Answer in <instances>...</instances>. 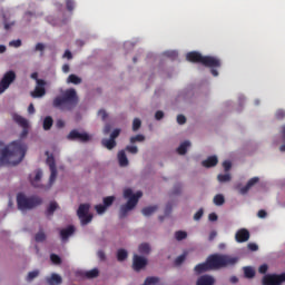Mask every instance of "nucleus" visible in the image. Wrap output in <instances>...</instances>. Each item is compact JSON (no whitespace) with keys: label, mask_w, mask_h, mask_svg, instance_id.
Instances as JSON below:
<instances>
[{"label":"nucleus","mask_w":285,"mask_h":285,"mask_svg":"<svg viewBox=\"0 0 285 285\" xmlns=\"http://www.w3.org/2000/svg\"><path fill=\"white\" fill-rule=\"evenodd\" d=\"M186 253L181 254L180 256H178L176 259H175V266H181L184 264V262H186Z\"/></svg>","instance_id":"43"},{"label":"nucleus","mask_w":285,"mask_h":285,"mask_svg":"<svg viewBox=\"0 0 285 285\" xmlns=\"http://www.w3.org/2000/svg\"><path fill=\"white\" fill-rule=\"evenodd\" d=\"M247 248H249V250H252V252L259 250V246H257V244H255V243H249L247 245Z\"/></svg>","instance_id":"60"},{"label":"nucleus","mask_w":285,"mask_h":285,"mask_svg":"<svg viewBox=\"0 0 285 285\" xmlns=\"http://www.w3.org/2000/svg\"><path fill=\"white\" fill-rule=\"evenodd\" d=\"M67 139H69V141H81V144H88V141H90V135L87 132H79V130L73 129L69 132Z\"/></svg>","instance_id":"10"},{"label":"nucleus","mask_w":285,"mask_h":285,"mask_svg":"<svg viewBox=\"0 0 285 285\" xmlns=\"http://www.w3.org/2000/svg\"><path fill=\"white\" fill-rule=\"evenodd\" d=\"M188 148H190V141L186 140L177 148L178 155H186V153H188Z\"/></svg>","instance_id":"26"},{"label":"nucleus","mask_w":285,"mask_h":285,"mask_svg":"<svg viewBox=\"0 0 285 285\" xmlns=\"http://www.w3.org/2000/svg\"><path fill=\"white\" fill-rule=\"evenodd\" d=\"M67 10L72 12L75 10V0H66Z\"/></svg>","instance_id":"50"},{"label":"nucleus","mask_w":285,"mask_h":285,"mask_svg":"<svg viewBox=\"0 0 285 285\" xmlns=\"http://www.w3.org/2000/svg\"><path fill=\"white\" fill-rule=\"evenodd\" d=\"M46 50V45L42 42H38L35 47V52H40V57H43V52Z\"/></svg>","instance_id":"41"},{"label":"nucleus","mask_w":285,"mask_h":285,"mask_svg":"<svg viewBox=\"0 0 285 285\" xmlns=\"http://www.w3.org/2000/svg\"><path fill=\"white\" fill-rule=\"evenodd\" d=\"M279 132H281V138H282V141H283V145H281L279 150H281V153H285V125H283L281 127Z\"/></svg>","instance_id":"37"},{"label":"nucleus","mask_w":285,"mask_h":285,"mask_svg":"<svg viewBox=\"0 0 285 285\" xmlns=\"http://www.w3.org/2000/svg\"><path fill=\"white\" fill-rule=\"evenodd\" d=\"M85 277H87V279H95V277H99V269L94 268L91 271L86 272Z\"/></svg>","instance_id":"33"},{"label":"nucleus","mask_w":285,"mask_h":285,"mask_svg":"<svg viewBox=\"0 0 285 285\" xmlns=\"http://www.w3.org/2000/svg\"><path fill=\"white\" fill-rule=\"evenodd\" d=\"M244 275L247 279H253L255 277V269L253 267H244Z\"/></svg>","instance_id":"35"},{"label":"nucleus","mask_w":285,"mask_h":285,"mask_svg":"<svg viewBox=\"0 0 285 285\" xmlns=\"http://www.w3.org/2000/svg\"><path fill=\"white\" fill-rule=\"evenodd\" d=\"M135 196H136V194L135 195L132 194V189L127 188V189L124 190L125 199H130V197H135Z\"/></svg>","instance_id":"51"},{"label":"nucleus","mask_w":285,"mask_h":285,"mask_svg":"<svg viewBox=\"0 0 285 285\" xmlns=\"http://www.w3.org/2000/svg\"><path fill=\"white\" fill-rule=\"evenodd\" d=\"M196 285H215V278L212 275L205 274L198 277Z\"/></svg>","instance_id":"19"},{"label":"nucleus","mask_w":285,"mask_h":285,"mask_svg":"<svg viewBox=\"0 0 285 285\" xmlns=\"http://www.w3.org/2000/svg\"><path fill=\"white\" fill-rule=\"evenodd\" d=\"M95 209H96V213H98V215H104V213L108 210V207H106L105 205H96Z\"/></svg>","instance_id":"46"},{"label":"nucleus","mask_w":285,"mask_h":285,"mask_svg":"<svg viewBox=\"0 0 285 285\" xmlns=\"http://www.w3.org/2000/svg\"><path fill=\"white\" fill-rule=\"evenodd\" d=\"M17 79V73L12 70L7 71L0 80V95L10 88V85Z\"/></svg>","instance_id":"7"},{"label":"nucleus","mask_w":285,"mask_h":285,"mask_svg":"<svg viewBox=\"0 0 285 285\" xmlns=\"http://www.w3.org/2000/svg\"><path fill=\"white\" fill-rule=\"evenodd\" d=\"M142 196H144V193L137 191L136 196L130 197L125 206H127V208L132 210V208H135V206L139 204V199H141Z\"/></svg>","instance_id":"18"},{"label":"nucleus","mask_w":285,"mask_h":285,"mask_svg":"<svg viewBox=\"0 0 285 285\" xmlns=\"http://www.w3.org/2000/svg\"><path fill=\"white\" fill-rule=\"evenodd\" d=\"M28 151V146L21 140H14L10 145L6 146L3 142H0V168L1 166H8L12 164H21Z\"/></svg>","instance_id":"1"},{"label":"nucleus","mask_w":285,"mask_h":285,"mask_svg":"<svg viewBox=\"0 0 285 285\" xmlns=\"http://www.w3.org/2000/svg\"><path fill=\"white\" fill-rule=\"evenodd\" d=\"M101 144L104 148H107V150H112L114 148L117 147V140H114L112 138H109V139L104 138L101 140Z\"/></svg>","instance_id":"21"},{"label":"nucleus","mask_w":285,"mask_h":285,"mask_svg":"<svg viewBox=\"0 0 285 285\" xmlns=\"http://www.w3.org/2000/svg\"><path fill=\"white\" fill-rule=\"evenodd\" d=\"M117 259L119 262H126L128 259V252L126 249H118Z\"/></svg>","instance_id":"32"},{"label":"nucleus","mask_w":285,"mask_h":285,"mask_svg":"<svg viewBox=\"0 0 285 285\" xmlns=\"http://www.w3.org/2000/svg\"><path fill=\"white\" fill-rule=\"evenodd\" d=\"M217 164H219L217 156H209L206 160L202 161V166H204V168H214Z\"/></svg>","instance_id":"20"},{"label":"nucleus","mask_w":285,"mask_h":285,"mask_svg":"<svg viewBox=\"0 0 285 285\" xmlns=\"http://www.w3.org/2000/svg\"><path fill=\"white\" fill-rule=\"evenodd\" d=\"M237 262H239V258L222 254H213L207 258L210 271L226 268V266H235Z\"/></svg>","instance_id":"3"},{"label":"nucleus","mask_w":285,"mask_h":285,"mask_svg":"<svg viewBox=\"0 0 285 285\" xmlns=\"http://www.w3.org/2000/svg\"><path fill=\"white\" fill-rule=\"evenodd\" d=\"M63 279L59 276V274H51L50 277L47 278V283L49 285H59L62 284Z\"/></svg>","instance_id":"23"},{"label":"nucleus","mask_w":285,"mask_h":285,"mask_svg":"<svg viewBox=\"0 0 285 285\" xmlns=\"http://www.w3.org/2000/svg\"><path fill=\"white\" fill-rule=\"evenodd\" d=\"M267 213H266V210H264V209H261V210H258V213H257V217H259V219H265V217H267Z\"/></svg>","instance_id":"61"},{"label":"nucleus","mask_w":285,"mask_h":285,"mask_svg":"<svg viewBox=\"0 0 285 285\" xmlns=\"http://www.w3.org/2000/svg\"><path fill=\"white\" fill-rule=\"evenodd\" d=\"M256 184H259V177L257 176L250 178L245 186L242 187V184H237L234 188L239 193V195H248L250 188H253V186H256Z\"/></svg>","instance_id":"11"},{"label":"nucleus","mask_w":285,"mask_h":285,"mask_svg":"<svg viewBox=\"0 0 285 285\" xmlns=\"http://www.w3.org/2000/svg\"><path fill=\"white\" fill-rule=\"evenodd\" d=\"M157 210V206H149L142 208L141 213L145 217H150Z\"/></svg>","instance_id":"30"},{"label":"nucleus","mask_w":285,"mask_h":285,"mask_svg":"<svg viewBox=\"0 0 285 285\" xmlns=\"http://www.w3.org/2000/svg\"><path fill=\"white\" fill-rule=\"evenodd\" d=\"M218 181H220L222 184L226 183V181H230V175L229 174H219L217 176Z\"/></svg>","instance_id":"44"},{"label":"nucleus","mask_w":285,"mask_h":285,"mask_svg":"<svg viewBox=\"0 0 285 285\" xmlns=\"http://www.w3.org/2000/svg\"><path fill=\"white\" fill-rule=\"evenodd\" d=\"M285 282V273L283 274H267L263 277V285H282Z\"/></svg>","instance_id":"9"},{"label":"nucleus","mask_w":285,"mask_h":285,"mask_svg":"<svg viewBox=\"0 0 285 285\" xmlns=\"http://www.w3.org/2000/svg\"><path fill=\"white\" fill-rule=\"evenodd\" d=\"M52 124H55V120H52V117L47 116L43 119V130H50V128H52Z\"/></svg>","instance_id":"31"},{"label":"nucleus","mask_w":285,"mask_h":285,"mask_svg":"<svg viewBox=\"0 0 285 285\" xmlns=\"http://www.w3.org/2000/svg\"><path fill=\"white\" fill-rule=\"evenodd\" d=\"M177 124H179L180 126H184V124H186V116L178 115L177 116Z\"/></svg>","instance_id":"56"},{"label":"nucleus","mask_w":285,"mask_h":285,"mask_svg":"<svg viewBox=\"0 0 285 285\" xmlns=\"http://www.w3.org/2000/svg\"><path fill=\"white\" fill-rule=\"evenodd\" d=\"M67 83H73V86H79L81 83V78L75 73L69 75Z\"/></svg>","instance_id":"29"},{"label":"nucleus","mask_w":285,"mask_h":285,"mask_svg":"<svg viewBox=\"0 0 285 285\" xmlns=\"http://www.w3.org/2000/svg\"><path fill=\"white\" fill-rule=\"evenodd\" d=\"M75 234V226H69L62 230H60V237L62 240L68 239V237H70V235Z\"/></svg>","instance_id":"22"},{"label":"nucleus","mask_w":285,"mask_h":285,"mask_svg":"<svg viewBox=\"0 0 285 285\" xmlns=\"http://www.w3.org/2000/svg\"><path fill=\"white\" fill-rule=\"evenodd\" d=\"M141 128V120L139 118H135L132 121V130H139Z\"/></svg>","instance_id":"45"},{"label":"nucleus","mask_w":285,"mask_h":285,"mask_svg":"<svg viewBox=\"0 0 285 285\" xmlns=\"http://www.w3.org/2000/svg\"><path fill=\"white\" fill-rule=\"evenodd\" d=\"M148 266V259L135 254L132 261V268L136 272L141 271V268H146Z\"/></svg>","instance_id":"13"},{"label":"nucleus","mask_w":285,"mask_h":285,"mask_svg":"<svg viewBox=\"0 0 285 285\" xmlns=\"http://www.w3.org/2000/svg\"><path fill=\"white\" fill-rule=\"evenodd\" d=\"M187 61H190L191 63H204V56L197 51L188 52L186 56Z\"/></svg>","instance_id":"16"},{"label":"nucleus","mask_w":285,"mask_h":285,"mask_svg":"<svg viewBox=\"0 0 285 285\" xmlns=\"http://www.w3.org/2000/svg\"><path fill=\"white\" fill-rule=\"evenodd\" d=\"M41 177H43V171L41 169H37L35 171V176L31 174L29 176V181L31 184V186H33L35 188H40V184L39 181H41Z\"/></svg>","instance_id":"15"},{"label":"nucleus","mask_w":285,"mask_h":285,"mask_svg":"<svg viewBox=\"0 0 285 285\" xmlns=\"http://www.w3.org/2000/svg\"><path fill=\"white\" fill-rule=\"evenodd\" d=\"M235 239L238 244H244L250 239V232L246 228L238 229L235 234Z\"/></svg>","instance_id":"14"},{"label":"nucleus","mask_w":285,"mask_h":285,"mask_svg":"<svg viewBox=\"0 0 285 285\" xmlns=\"http://www.w3.org/2000/svg\"><path fill=\"white\" fill-rule=\"evenodd\" d=\"M129 210H131V209H130L128 206L122 205V206L120 207L119 218H120V219H124V217H127Z\"/></svg>","instance_id":"40"},{"label":"nucleus","mask_w":285,"mask_h":285,"mask_svg":"<svg viewBox=\"0 0 285 285\" xmlns=\"http://www.w3.org/2000/svg\"><path fill=\"white\" fill-rule=\"evenodd\" d=\"M46 86H48V82H46V80H37L35 90L30 92L31 97L33 99H39L41 97H45Z\"/></svg>","instance_id":"12"},{"label":"nucleus","mask_w":285,"mask_h":285,"mask_svg":"<svg viewBox=\"0 0 285 285\" xmlns=\"http://www.w3.org/2000/svg\"><path fill=\"white\" fill-rule=\"evenodd\" d=\"M202 217H204V208H200V209L194 215V219H195V222H199V219H202Z\"/></svg>","instance_id":"52"},{"label":"nucleus","mask_w":285,"mask_h":285,"mask_svg":"<svg viewBox=\"0 0 285 285\" xmlns=\"http://www.w3.org/2000/svg\"><path fill=\"white\" fill-rule=\"evenodd\" d=\"M104 206H106V208L112 206L114 202H115V196H107L104 198Z\"/></svg>","instance_id":"42"},{"label":"nucleus","mask_w":285,"mask_h":285,"mask_svg":"<svg viewBox=\"0 0 285 285\" xmlns=\"http://www.w3.org/2000/svg\"><path fill=\"white\" fill-rule=\"evenodd\" d=\"M118 161H119V165L122 166V167L128 166V156H126L125 150H120L118 153Z\"/></svg>","instance_id":"24"},{"label":"nucleus","mask_w":285,"mask_h":285,"mask_svg":"<svg viewBox=\"0 0 285 285\" xmlns=\"http://www.w3.org/2000/svg\"><path fill=\"white\" fill-rule=\"evenodd\" d=\"M127 153H130L131 155H137V153H139V148H137V146H130L128 145L126 147Z\"/></svg>","instance_id":"48"},{"label":"nucleus","mask_w":285,"mask_h":285,"mask_svg":"<svg viewBox=\"0 0 285 285\" xmlns=\"http://www.w3.org/2000/svg\"><path fill=\"white\" fill-rule=\"evenodd\" d=\"M35 239L36 242H46V234L43 232H39L38 234H36Z\"/></svg>","instance_id":"49"},{"label":"nucleus","mask_w":285,"mask_h":285,"mask_svg":"<svg viewBox=\"0 0 285 285\" xmlns=\"http://www.w3.org/2000/svg\"><path fill=\"white\" fill-rule=\"evenodd\" d=\"M210 271V265L208 263V259H206L205 263L197 264L194 267L195 275H203V273H208Z\"/></svg>","instance_id":"17"},{"label":"nucleus","mask_w":285,"mask_h":285,"mask_svg":"<svg viewBox=\"0 0 285 285\" xmlns=\"http://www.w3.org/2000/svg\"><path fill=\"white\" fill-rule=\"evenodd\" d=\"M98 116L101 117L102 121H106V119L108 118V114L104 109H100L98 111Z\"/></svg>","instance_id":"57"},{"label":"nucleus","mask_w":285,"mask_h":285,"mask_svg":"<svg viewBox=\"0 0 285 285\" xmlns=\"http://www.w3.org/2000/svg\"><path fill=\"white\" fill-rule=\"evenodd\" d=\"M16 124H19L21 128H30V125L28 124V119L23 118L22 116H14L13 117Z\"/></svg>","instance_id":"25"},{"label":"nucleus","mask_w":285,"mask_h":285,"mask_svg":"<svg viewBox=\"0 0 285 285\" xmlns=\"http://www.w3.org/2000/svg\"><path fill=\"white\" fill-rule=\"evenodd\" d=\"M223 168L226 173H228V170H230V168H233V164L229 160H225L223 163Z\"/></svg>","instance_id":"55"},{"label":"nucleus","mask_w":285,"mask_h":285,"mask_svg":"<svg viewBox=\"0 0 285 285\" xmlns=\"http://www.w3.org/2000/svg\"><path fill=\"white\" fill-rule=\"evenodd\" d=\"M77 104H79V97H77V90L72 88L67 89L52 101L53 108H58L59 110H73V108H77Z\"/></svg>","instance_id":"2"},{"label":"nucleus","mask_w":285,"mask_h":285,"mask_svg":"<svg viewBox=\"0 0 285 285\" xmlns=\"http://www.w3.org/2000/svg\"><path fill=\"white\" fill-rule=\"evenodd\" d=\"M155 119L157 121H161V119H164V111H161V110L156 111Z\"/></svg>","instance_id":"58"},{"label":"nucleus","mask_w":285,"mask_h":285,"mask_svg":"<svg viewBox=\"0 0 285 285\" xmlns=\"http://www.w3.org/2000/svg\"><path fill=\"white\" fill-rule=\"evenodd\" d=\"M50 261L52 262V264H56V265L61 264V257H59V255L57 254H51Z\"/></svg>","instance_id":"47"},{"label":"nucleus","mask_w":285,"mask_h":285,"mask_svg":"<svg viewBox=\"0 0 285 285\" xmlns=\"http://www.w3.org/2000/svg\"><path fill=\"white\" fill-rule=\"evenodd\" d=\"M258 272L261 273V275H266V273H268V265L263 264L259 266Z\"/></svg>","instance_id":"54"},{"label":"nucleus","mask_w":285,"mask_h":285,"mask_svg":"<svg viewBox=\"0 0 285 285\" xmlns=\"http://www.w3.org/2000/svg\"><path fill=\"white\" fill-rule=\"evenodd\" d=\"M140 255H150V244L141 243L138 247Z\"/></svg>","instance_id":"27"},{"label":"nucleus","mask_w":285,"mask_h":285,"mask_svg":"<svg viewBox=\"0 0 285 285\" xmlns=\"http://www.w3.org/2000/svg\"><path fill=\"white\" fill-rule=\"evenodd\" d=\"M203 66H205L206 68H212L210 72L213 77H218L219 72L215 68H222V60H219V58L217 57L204 56Z\"/></svg>","instance_id":"5"},{"label":"nucleus","mask_w":285,"mask_h":285,"mask_svg":"<svg viewBox=\"0 0 285 285\" xmlns=\"http://www.w3.org/2000/svg\"><path fill=\"white\" fill-rule=\"evenodd\" d=\"M208 219L209 222H217L218 219L217 214L215 213L209 214Z\"/></svg>","instance_id":"64"},{"label":"nucleus","mask_w":285,"mask_h":285,"mask_svg":"<svg viewBox=\"0 0 285 285\" xmlns=\"http://www.w3.org/2000/svg\"><path fill=\"white\" fill-rule=\"evenodd\" d=\"M97 255H98V257L100 258L101 262H105L106 253H104V250H98Z\"/></svg>","instance_id":"63"},{"label":"nucleus","mask_w":285,"mask_h":285,"mask_svg":"<svg viewBox=\"0 0 285 285\" xmlns=\"http://www.w3.org/2000/svg\"><path fill=\"white\" fill-rule=\"evenodd\" d=\"M138 142H141V141H146V136L145 135H141V134H138L136 136H132L130 138V144H137Z\"/></svg>","instance_id":"36"},{"label":"nucleus","mask_w":285,"mask_h":285,"mask_svg":"<svg viewBox=\"0 0 285 285\" xmlns=\"http://www.w3.org/2000/svg\"><path fill=\"white\" fill-rule=\"evenodd\" d=\"M58 208H59V204H57V202H51L46 212L47 217L55 215V210H57Z\"/></svg>","instance_id":"28"},{"label":"nucleus","mask_w":285,"mask_h":285,"mask_svg":"<svg viewBox=\"0 0 285 285\" xmlns=\"http://www.w3.org/2000/svg\"><path fill=\"white\" fill-rule=\"evenodd\" d=\"M9 46H13L14 48H21V40H13L9 43Z\"/></svg>","instance_id":"62"},{"label":"nucleus","mask_w":285,"mask_h":285,"mask_svg":"<svg viewBox=\"0 0 285 285\" xmlns=\"http://www.w3.org/2000/svg\"><path fill=\"white\" fill-rule=\"evenodd\" d=\"M37 277H39V269L29 272L27 275V282H32V279H37Z\"/></svg>","instance_id":"39"},{"label":"nucleus","mask_w":285,"mask_h":285,"mask_svg":"<svg viewBox=\"0 0 285 285\" xmlns=\"http://www.w3.org/2000/svg\"><path fill=\"white\" fill-rule=\"evenodd\" d=\"M47 165L50 168L49 184L52 186L57 180V164L55 163V156L50 155V151H46Z\"/></svg>","instance_id":"8"},{"label":"nucleus","mask_w":285,"mask_h":285,"mask_svg":"<svg viewBox=\"0 0 285 285\" xmlns=\"http://www.w3.org/2000/svg\"><path fill=\"white\" fill-rule=\"evenodd\" d=\"M225 203H226V199L224 198V195L217 194V195L214 197V204H215V206H224Z\"/></svg>","instance_id":"34"},{"label":"nucleus","mask_w":285,"mask_h":285,"mask_svg":"<svg viewBox=\"0 0 285 285\" xmlns=\"http://www.w3.org/2000/svg\"><path fill=\"white\" fill-rule=\"evenodd\" d=\"M275 117H276V119H284L285 111L282 110V109L277 110L276 114H275Z\"/></svg>","instance_id":"59"},{"label":"nucleus","mask_w":285,"mask_h":285,"mask_svg":"<svg viewBox=\"0 0 285 285\" xmlns=\"http://www.w3.org/2000/svg\"><path fill=\"white\" fill-rule=\"evenodd\" d=\"M186 237H188V234L184 230H178L175 233V238L177 239V242H181L186 239Z\"/></svg>","instance_id":"38"},{"label":"nucleus","mask_w":285,"mask_h":285,"mask_svg":"<svg viewBox=\"0 0 285 285\" xmlns=\"http://www.w3.org/2000/svg\"><path fill=\"white\" fill-rule=\"evenodd\" d=\"M119 135H121V129H115L111 134H110V138L109 139H117V137H119Z\"/></svg>","instance_id":"53"},{"label":"nucleus","mask_w":285,"mask_h":285,"mask_svg":"<svg viewBox=\"0 0 285 285\" xmlns=\"http://www.w3.org/2000/svg\"><path fill=\"white\" fill-rule=\"evenodd\" d=\"M90 213V205L81 204L77 210V215L82 224V226H88L92 222V215Z\"/></svg>","instance_id":"6"},{"label":"nucleus","mask_w":285,"mask_h":285,"mask_svg":"<svg viewBox=\"0 0 285 285\" xmlns=\"http://www.w3.org/2000/svg\"><path fill=\"white\" fill-rule=\"evenodd\" d=\"M43 200L39 196L28 197L23 194H18L17 204L19 210H32V208H37V206H41Z\"/></svg>","instance_id":"4"}]
</instances>
